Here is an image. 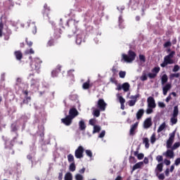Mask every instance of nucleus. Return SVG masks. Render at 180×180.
Returning a JSON list of instances; mask_svg holds the SVG:
<instances>
[{
	"label": "nucleus",
	"instance_id": "nucleus-47",
	"mask_svg": "<svg viewBox=\"0 0 180 180\" xmlns=\"http://www.w3.org/2000/svg\"><path fill=\"white\" fill-rule=\"evenodd\" d=\"M141 79L142 81H147L148 78H147V75L146 74V72H143V74L141 77Z\"/></svg>",
	"mask_w": 180,
	"mask_h": 180
},
{
	"label": "nucleus",
	"instance_id": "nucleus-8",
	"mask_svg": "<svg viewBox=\"0 0 180 180\" xmlns=\"http://www.w3.org/2000/svg\"><path fill=\"white\" fill-rule=\"evenodd\" d=\"M73 120V118L70 117L69 115H67L65 118L61 119V122L65 126H71Z\"/></svg>",
	"mask_w": 180,
	"mask_h": 180
},
{
	"label": "nucleus",
	"instance_id": "nucleus-41",
	"mask_svg": "<svg viewBox=\"0 0 180 180\" xmlns=\"http://www.w3.org/2000/svg\"><path fill=\"white\" fill-rule=\"evenodd\" d=\"M179 73H173L170 75V79H174V78H179Z\"/></svg>",
	"mask_w": 180,
	"mask_h": 180
},
{
	"label": "nucleus",
	"instance_id": "nucleus-37",
	"mask_svg": "<svg viewBox=\"0 0 180 180\" xmlns=\"http://www.w3.org/2000/svg\"><path fill=\"white\" fill-rule=\"evenodd\" d=\"M53 46H54V39H51L48 41L46 44V47H53Z\"/></svg>",
	"mask_w": 180,
	"mask_h": 180
},
{
	"label": "nucleus",
	"instance_id": "nucleus-27",
	"mask_svg": "<svg viewBox=\"0 0 180 180\" xmlns=\"http://www.w3.org/2000/svg\"><path fill=\"white\" fill-rule=\"evenodd\" d=\"M101 128L99 125H94V130H93V134H95V133H99L101 131Z\"/></svg>",
	"mask_w": 180,
	"mask_h": 180
},
{
	"label": "nucleus",
	"instance_id": "nucleus-42",
	"mask_svg": "<svg viewBox=\"0 0 180 180\" xmlns=\"http://www.w3.org/2000/svg\"><path fill=\"white\" fill-rule=\"evenodd\" d=\"M180 147V142H176L174 143L173 146L172 147V150H176V148H179Z\"/></svg>",
	"mask_w": 180,
	"mask_h": 180
},
{
	"label": "nucleus",
	"instance_id": "nucleus-19",
	"mask_svg": "<svg viewBox=\"0 0 180 180\" xmlns=\"http://www.w3.org/2000/svg\"><path fill=\"white\" fill-rule=\"evenodd\" d=\"M30 101H32V97L30 96H25V99L22 101V102L20 103L21 108H23V105L25 103L27 105Z\"/></svg>",
	"mask_w": 180,
	"mask_h": 180
},
{
	"label": "nucleus",
	"instance_id": "nucleus-5",
	"mask_svg": "<svg viewBox=\"0 0 180 180\" xmlns=\"http://www.w3.org/2000/svg\"><path fill=\"white\" fill-rule=\"evenodd\" d=\"M85 151V149L82 146H78V148L75 151V156L77 159L84 158V152Z\"/></svg>",
	"mask_w": 180,
	"mask_h": 180
},
{
	"label": "nucleus",
	"instance_id": "nucleus-52",
	"mask_svg": "<svg viewBox=\"0 0 180 180\" xmlns=\"http://www.w3.org/2000/svg\"><path fill=\"white\" fill-rule=\"evenodd\" d=\"M4 30V22H0V37H2V32Z\"/></svg>",
	"mask_w": 180,
	"mask_h": 180
},
{
	"label": "nucleus",
	"instance_id": "nucleus-33",
	"mask_svg": "<svg viewBox=\"0 0 180 180\" xmlns=\"http://www.w3.org/2000/svg\"><path fill=\"white\" fill-rule=\"evenodd\" d=\"M77 169V167L75 166V162H72L69 166V169L71 171V172H74L75 169Z\"/></svg>",
	"mask_w": 180,
	"mask_h": 180
},
{
	"label": "nucleus",
	"instance_id": "nucleus-44",
	"mask_svg": "<svg viewBox=\"0 0 180 180\" xmlns=\"http://www.w3.org/2000/svg\"><path fill=\"white\" fill-rule=\"evenodd\" d=\"M136 102H137V100H129L128 101V105L129 106H134Z\"/></svg>",
	"mask_w": 180,
	"mask_h": 180
},
{
	"label": "nucleus",
	"instance_id": "nucleus-30",
	"mask_svg": "<svg viewBox=\"0 0 180 180\" xmlns=\"http://www.w3.org/2000/svg\"><path fill=\"white\" fill-rule=\"evenodd\" d=\"M165 127H167V124H165V122H163L158 129V133H161V131H162V130H164Z\"/></svg>",
	"mask_w": 180,
	"mask_h": 180
},
{
	"label": "nucleus",
	"instance_id": "nucleus-31",
	"mask_svg": "<svg viewBox=\"0 0 180 180\" xmlns=\"http://www.w3.org/2000/svg\"><path fill=\"white\" fill-rule=\"evenodd\" d=\"M68 162H75V160L74 158V155L72 154L68 155Z\"/></svg>",
	"mask_w": 180,
	"mask_h": 180
},
{
	"label": "nucleus",
	"instance_id": "nucleus-36",
	"mask_svg": "<svg viewBox=\"0 0 180 180\" xmlns=\"http://www.w3.org/2000/svg\"><path fill=\"white\" fill-rule=\"evenodd\" d=\"M164 167V164L159 163L156 167V171H158L159 172H162V168Z\"/></svg>",
	"mask_w": 180,
	"mask_h": 180
},
{
	"label": "nucleus",
	"instance_id": "nucleus-26",
	"mask_svg": "<svg viewBox=\"0 0 180 180\" xmlns=\"http://www.w3.org/2000/svg\"><path fill=\"white\" fill-rule=\"evenodd\" d=\"M39 79H31V82H30V85L31 86H36V85H37L38 84H39Z\"/></svg>",
	"mask_w": 180,
	"mask_h": 180
},
{
	"label": "nucleus",
	"instance_id": "nucleus-49",
	"mask_svg": "<svg viewBox=\"0 0 180 180\" xmlns=\"http://www.w3.org/2000/svg\"><path fill=\"white\" fill-rule=\"evenodd\" d=\"M85 153L87 157H89V158H92V151L91 150H86Z\"/></svg>",
	"mask_w": 180,
	"mask_h": 180
},
{
	"label": "nucleus",
	"instance_id": "nucleus-1",
	"mask_svg": "<svg viewBox=\"0 0 180 180\" xmlns=\"http://www.w3.org/2000/svg\"><path fill=\"white\" fill-rule=\"evenodd\" d=\"M16 140H18V136L13 137L11 140L6 139L4 141V153L7 157L15 155L13 146Z\"/></svg>",
	"mask_w": 180,
	"mask_h": 180
},
{
	"label": "nucleus",
	"instance_id": "nucleus-32",
	"mask_svg": "<svg viewBox=\"0 0 180 180\" xmlns=\"http://www.w3.org/2000/svg\"><path fill=\"white\" fill-rule=\"evenodd\" d=\"M90 82L91 81H89V79L87 82H84L82 85L83 89H89Z\"/></svg>",
	"mask_w": 180,
	"mask_h": 180
},
{
	"label": "nucleus",
	"instance_id": "nucleus-60",
	"mask_svg": "<svg viewBox=\"0 0 180 180\" xmlns=\"http://www.w3.org/2000/svg\"><path fill=\"white\" fill-rule=\"evenodd\" d=\"M105 130H103L101 134L98 135L99 139H103V137H105Z\"/></svg>",
	"mask_w": 180,
	"mask_h": 180
},
{
	"label": "nucleus",
	"instance_id": "nucleus-21",
	"mask_svg": "<svg viewBox=\"0 0 180 180\" xmlns=\"http://www.w3.org/2000/svg\"><path fill=\"white\" fill-rule=\"evenodd\" d=\"M122 89L124 92H129L130 89V84H129L128 82L122 84Z\"/></svg>",
	"mask_w": 180,
	"mask_h": 180
},
{
	"label": "nucleus",
	"instance_id": "nucleus-6",
	"mask_svg": "<svg viewBox=\"0 0 180 180\" xmlns=\"http://www.w3.org/2000/svg\"><path fill=\"white\" fill-rule=\"evenodd\" d=\"M106 106H108V104L105 102L103 98L98 99L97 102L98 109H99L101 112H105L106 110Z\"/></svg>",
	"mask_w": 180,
	"mask_h": 180
},
{
	"label": "nucleus",
	"instance_id": "nucleus-64",
	"mask_svg": "<svg viewBox=\"0 0 180 180\" xmlns=\"http://www.w3.org/2000/svg\"><path fill=\"white\" fill-rule=\"evenodd\" d=\"M158 179L165 180V176L164 175V174H159Z\"/></svg>",
	"mask_w": 180,
	"mask_h": 180
},
{
	"label": "nucleus",
	"instance_id": "nucleus-53",
	"mask_svg": "<svg viewBox=\"0 0 180 180\" xmlns=\"http://www.w3.org/2000/svg\"><path fill=\"white\" fill-rule=\"evenodd\" d=\"M25 54H34L33 49H27L25 51Z\"/></svg>",
	"mask_w": 180,
	"mask_h": 180
},
{
	"label": "nucleus",
	"instance_id": "nucleus-43",
	"mask_svg": "<svg viewBox=\"0 0 180 180\" xmlns=\"http://www.w3.org/2000/svg\"><path fill=\"white\" fill-rule=\"evenodd\" d=\"M76 180H84V176L81 174H77L75 176Z\"/></svg>",
	"mask_w": 180,
	"mask_h": 180
},
{
	"label": "nucleus",
	"instance_id": "nucleus-57",
	"mask_svg": "<svg viewBox=\"0 0 180 180\" xmlns=\"http://www.w3.org/2000/svg\"><path fill=\"white\" fill-rule=\"evenodd\" d=\"M76 43L77 44H81V43H82V38H81L79 37H77V38H76Z\"/></svg>",
	"mask_w": 180,
	"mask_h": 180
},
{
	"label": "nucleus",
	"instance_id": "nucleus-10",
	"mask_svg": "<svg viewBox=\"0 0 180 180\" xmlns=\"http://www.w3.org/2000/svg\"><path fill=\"white\" fill-rule=\"evenodd\" d=\"M147 102H148V108H155V106H157L155 104V100H154L153 97H151V96L148 97Z\"/></svg>",
	"mask_w": 180,
	"mask_h": 180
},
{
	"label": "nucleus",
	"instance_id": "nucleus-38",
	"mask_svg": "<svg viewBox=\"0 0 180 180\" xmlns=\"http://www.w3.org/2000/svg\"><path fill=\"white\" fill-rule=\"evenodd\" d=\"M117 98L120 101V103L121 105H124V103H126V100L124 98H123V96H117Z\"/></svg>",
	"mask_w": 180,
	"mask_h": 180
},
{
	"label": "nucleus",
	"instance_id": "nucleus-51",
	"mask_svg": "<svg viewBox=\"0 0 180 180\" xmlns=\"http://www.w3.org/2000/svg\"><path fill=\"white\" fill-rule=\"evenodd\" d=\"M139 60L140 61H141L142 63H146V56L144 55H139Z\"/></svg>",
	"mask_w": 180,
	"mask_h": 180
},
{
	"label": "nucleus",
	"instance_id": "nucleus-22",
	"mask_svg": "<svg viewBox=\"0 0 180 180\" xmlns=\"http://www.w3.org/2000/svg\"><path fill=\"white\" fill-rule=\"evenodd\" d=\"M143 162H139L138 163H136L133 167H132V171H136V169H139V168H141L143 167Z\"/></svg>",
	"mask_w": 180,
	"mask_h": 180
},
{
	"label": "nucleus",
	"instance_id": "nucleus-50",
	"mask_svg": "<svg viewBox=\"0 0 180 180\" xmlns=\"http://www.w3.org/2000/svg\"><path fill=\"white\" fill-rule=\"evenodd\" d=\"M148 77L150 79H153L154 78H155V77H157V74H155V73H148Z\"/></svg>",
	"mask_w": 180,
	"mask_h": 180
},
{
	"label": "nucleus",
	"instance_id": "nucleus-15",
	"mask_svg": "<svg viewBox=\"0 0 180 180\" xmlns=\"http://www.w3.org/2000/svg\"><path fill=\"white\" fill-rule=\"evenodd\" d=\"M14 56L18 61H20L23 58V53H22L21 51H15L14 52Z\"/></svg>",
	"mask_w": 180,
	"mask_h": 180
},
{
	"label": "nucleus",
	"instance_id": "nucleus-56",
	"mask_svg": "<svg viewBox=\"0 0 180 180\" xmlns=\"http://www.w3.org/2000/svg\"><path fill=\"white\" fill-rule=\"evenodd\" d=\"M164 160V158H162V155H158L156 157V160L158 161V162H162Z\"/></svg>",
	"mask_w": 180,
	"mask_h": 180
},
{
	"label": "nucleus",
	"instance_id": "nucleus-11",
	"mask_svg": "<svg viewBox=\"0 0 180 180\" xmlns=\"http://www.w3.org/2000/svg\"><path fill=\"white\" fill-rule=\"evenodd\" d=\"M139 127V122H136L135 124L131 126V129L129 130V135L134 136L136 134V130Z\"/></svg>",
	"mask_w": 180,
	"mask_h": 180
},
{
	"label": "nucleus",
	"instance_id": "nucleus-48",
	"mask_svg": "<svg viewBox=\"0 0 180 180\" xmlns=\"http://www.w3.org/2000/svg\"><path fill=\"white\" fill-rule=\"evenodd\" d=\"M58 72H60L59 71L56 70V69L52 71L51 74H52V77L53 78H56V77L58 76Z\"/></svg>",
	"mask_w": 180,
	"mask_h": 180
},
{
	"label": "nucleus",
	"instance_id": "nucleus-25",
	"mask_svg": "<svg viewBox=\"0 0 180 180\" xmlns=\"http://www.w3.org/2000/svg\"><path fill=\"white\" fill-rule=\"evenodd\" d=\"M143 143L145 144L146 148H150V141L148 140V138H143Z\"/></svg>",
	"mask_w": 180,
	"mask_h": 180
},
{
	"label": "nucleus",
	"instance_id": "nucleus-55",
	"mask_svg": "<svg viewBox=\"0 0 180 180\" xmlns=\"http://www.w3.org/2000/svg\"><path fill=\"white\" fill-rule=\"evenodd\" d=\"M120 78H124L126 77V72L120 71L119 73Z\"/></svg>",
	"mask_w": 180,
	"mask_h": 180
},
{
	"label": "nucleus",
	"instance_id": "nucleus-7",
	"mask_svg": "<svg viewBox=\"0 0 180 180\" xmlns=\"http://www.w3.org/2000/svg\"><path fill=\"white\" fill-rule=\"evenodd\" d=\"M174 140H175V131L169 134V139L167 141V148H171L172 147Z\"/></svg>",
	"mask_w": 180,
	"mask_h": 180
},
{
	"label": "nucleus",
	"instance_id": "nucleus-12",
	"mask_svg": "<svg viewBox=\"0 0 180 180\" xmlns=\"http://www.w3.org/2000/svg\"><path fill=\"white\" fill-rule=\"evenodd\" d=\"M151 126H153V122H151V117H148L143 122V127L144 129H150Z\"/></svg>",
	"mask_w": 180,
	"mask_h": 180
},
{
	"label": "nucleus",
	"instance_id": "nucleus-18",
	"mask_svg": "<svg viewBox=\"0 0 180 180\" xmlns=\"http://www.w3.org/2000/svg\"><path fill=\"white\" fill-rule=\"evenodd\" d=\"M11 131L12 133H15L16 134V137L18 138V136H19V134H18V125H16V124H11Z\"/></svg>",
	"mask_w": 180,
	"mask_h": 180
},
{
	"label": "nucleus",
	"instance_id": "nucleus-34",
	"mask_svg": "<svg viewBox=\"0 0 180 180\" xmlns=\"http://www.w3.org/2000/svg\"><path fill=\"white\" fill-rule=\"evenodd\" d=\"M93 115L96 117H99V116H101V110H100V109L98 108V109L94 110V112H93Z\"/></svg>",
	"mask_w": 180,
	"mask_h": 180
},
{
	"label": "nucleus",
	"instance_id": "nucleus-58",
	"mask_svg": "<svg viewBox=\"0 0 180 180\" xmlns=\"http://www.w3.org/2000/svg\"><path fill=\"white\" fill-rule=\"evenodd\" d=\"M158 105L159 108H161L162 109H164V108H165V103H164L163 102H158Z\"/></svg>",
	"mask_w": 180,
	"mask_h": 180
},
{
	"label": "nucleus",
	"instance_id": "nucleus-45",
	"mask_svg": "<svg viewBox=\"0 0 180 180\" xmlns=\"http://www.w3.org/2000/svg\"><path fill=\"white\" fill-rule=\"evenodd\" d=\"M63 172H64V169H60V172L58 173V180H63Z\"/></svg>",
	"mask_w": 180,
	"mask_h": 180
},
{
	"label": "nucleus",
	"instance_id": "nucleus-54",
	"mask_svg": "<svg viewBox=\"0 0 180 180\" xmlns=\"http://www.w3.org/2000/svg\"><path fill=\"white\" fill-rule=\"evenodd\" d=\"M89 123L91 124V126L94 127L95 124L96 123V120L95 119H90Z\"/></svg>",
	"mask_w": 180,
	"mask_h": 180
},
{
	"label": "nucleus",
	"instance_id": "nucleus-29",
	"mask_svg": "<svg viewBox=\"0 0 180 180\" xmlns=\"http://www.w3.org/2000/svg\"><path fill=\"white\" fill-rule=\"evenodd\" d=\"M170 122L172 125L176 124V123H178V117H174V115H172L170 119Z\"/></svg>",
	"mask_w": 180,
	"mask_h": 180
},
{
	"label": "nucleus",
	"instance_id": "nucleus-61",
	"mask_svg": "<svg viewBox=\"0 0 180 180\" xmlns=\"http://www.w3.org/2000/svg\"><path fill=\"white\" fill-rule=\"evenodd\" d=\"M153 108H149L146 110V113L147 115H151V113H153Z\"/></svg>",
	"mask_w": 180,
	"mask_h": 180
},
{
	"label": "nucleus",
	"instance_id": "nucleus-46",
	"mask_svg": "<svg viewBox=\"0 0 180 180\" xmlns=\"http://www.w3.org/2000/svg\"><path fill=\"white\" fill-rule=\"evenodd\" d=\"M171 46H172V43H171V41H168L167 42H165L164 44H163V47L165 49H167L168 47H171Z\"/></svg>",
	"mask_w": 180,
	"mask_h": 180
},
{
	"label": "nucleus",
	"instance_id": "nucleus-63",
	"mask_svg": "<svg viewBox=\"0 0 180 180\" xmlns=\"http://www.w3.org/2000/svg\"><path fill=\"white\" fill-rule=\"evenodd\" d=\"M137 158L138 160H143L144 158V154L143 153H139L138 155H137Z\"/></svg>",
	"mask_w": 180,
	"mask_h": 180
},
{
	"label": "nucleus",
	"instance_id": "nucleus-24",
	"mask_svg": "<svg viewBox=\"0 0 180 180\" xmlns=\"http://www.w3.org/2000/svg\"><path fill=\"white\" fill-rule=\"evenodd\" d=\"M178 115H179V108H178V105H175L174 107L172 116L178 117Z\"/></svg>",
	"mask_w": 180,
	"mask_h": 180
},
{
	"label": "nucleus",
	"instance_id": "nucleus-4",
	"mask_svg": "<svg viewBox=\"0 0 180 180\" xmlns=\"http://www.w3.org/2000/svg\"><path fill=\"white\" fill-rule=\"evenodd\" d=\"M42 60L39 58H35L32 62L31 67L32 70H35L38 73L40 72V68H41Z\"/></svg>",
	"mask_w": 180,
	"mask_h": 180
},
{
	"label": "nucleus",
	"instance_id": "nucleus-62",
	"mask_svg": "<svg viewBox=\"0 0 180 180\" xmlns=\"http://www.w3.org/2000/svg\"><path fill=\"white\" fill-rule=\"evenodd\" d=\"M179 164H180V158H176L174 161V165H176V167H178Z\"/></svg>",
	"mask_w": 180,
	"mask_h": 180
},
{
	"label": "nucleus",
	"instance_id": "nucleus-28",
	"mask_svg": "<svg viewBox=\"0 0 180 180\" xmlns=\"http://www.w3.org/2000/svg\"><path fill=\"white\" fill-rule=\"evenodd\" d=\"M44 15L49 16V12H50V7H49L47 4H44Z\"/></svg>",
	"mask_w": 180,
	"mask_h": 180
},
{
	"label": "nucleus",
	"instance_id": "nucleus-9",
	"mask_svg": "<svg viewBox=\"0 0 180 180\" xmlns=\"http://www.w3.org/2000/svg\"><path fill=\"white\" fill-rule=\"evenodd\" d=\"M79 112L78 110H77V108H72L70 109L69 110V115L72 119H75V117H77V116H78Z\"/></svg>",
	"mask_w": 180,
	"mask_h": 180
},
{
	"label": "nucleus",
	"instance_id": "nucleus-2",
	"mask_svg": "<svg viewBox=\"0 0 180 180\" xmlns=\"http://www.w3.org/2000/svg\"><path fill=\"white\" fill-rule=\"evenodd\" d=\"M136 52L132 50H129L128 51V54L122 53L121 61H124V63H133L136 60Z\"/></svg>",
	"mask_w": 180,
	"mask_h": 180
},
{
	"label": "nucleus",
	"instance_id": "nucleus-35",
	"mask_svg": "<svg viewBox=\"0 0 180 180\" xmlns=\"http://www.w3.org/2000/svg\"><path fill=\"white\" fill-rule=\"evenodd\" d=\"M65 180H72V174L68 172L65 175Z\"/></svg>",
	"mask_w": 180,
	"mask_h": 180
},
{
	"label": "nucleus",
	"instance_id": "nucleus-13",
	"mask_svg": "<svg viewBox=\"0 0 180 180\" xmlns=\"http://www.w3.org/2000/svg\"><path fill=\"white\" fill-rule=\"evenodd\" d=\"M171 88H172V86L169 83L166 84L162 87V92H163V95L165 96H167V94H168V91H169V89H171Z\"/></svg>",
	"mask_w": 180,
	"mask_h": 180
},
{
	"label": "nucleus",
	"instance_id": "nucleus-40",
	"mask_svg": "<svg viewBox=\"0 0 180 180\" xmlns=\"http://www.w3.org/2000/svg\"><path fill=\"white\" fill-rule=\"evenodd\" d=\"M161 70V68H160V67H155L153 70H152V72H153V74H158L160 72V70Z\"/></svg>",
	"mask_w": 180,
	"mask_h": 180
},
{
	"label": "nucleus",
	"instance_id": "nucleus-39",
	"mask_svg": "<svg viewBox=\"0 0 180 180\" xmlns=\"http://www.w3.org/2000/svg\"><path fill=\"white\" fill-rule=\"evenodd\" d=\"M156 141H157V139L155 138V133H153L150 136L151 144H154V143H155Z\"/></svg>",
	"mask_w": 180,
	"mask_h": 180
},
{
	"label": "nucleus",
	"instance_id": "nucleus-23",
	"mask_svg": "<svg viewBox=\"0 0 180 180\" xmlns=\"http://www.w3.org/2000/svg\"><path fill=\"white\" fill-rule=\"evenodd\" d=\"M53 37L54 39H60V37H61V32H60V30H55L53 33Z\"/></svg>",
	"mask_w": 180,
	"mask_h": 180
},
{
	"label": "nucleus",
	"instance_id": "nucleus-3",
	"mask_svg": "<svg viewBox=\"0 0 180 180\" xmlns=\"http://www.w3.org/2000/svg\"><path fill=\"white\" fill-rule=\"evenodd\" d=\"M174 56H175V51H172L167 56H165L164 61L160 64V67H162V68H165V66L168 64H174V60H172Z\"/></svg>",
	"mask_w": 180,
	"mask_h": 180
},
{
	"label": "nucleus",
	"instance_id": "nucleus-20",
	"mask_svg": "<svg viewBox=\"0 0 180 180\" xmlns=\"http://www.w3.org/2000/svg\"><path fill=\"white\" fill-rule=\"evenodd\" d=\"M168 82V76L167 74H165L162 76L161 77V84L162 85H165Z\"/></svg>",
	"mask_w": 180,
	"mask_h": 180
},
{
	"label": "nucleus",
	"instance_id": "nucleus-17",
	"mask_svg": "<svg viewBox=\"0 0 180 180\" xmlns=\"http://www.w3.org/2000/svg\"><path fill=\"white\" fill-rule=\"evenodd\" d=\"M163 155L169 158H172L174 157V150H167L165 153H163Z\"/></svg>",
	"mask_w": 180,
	"mask_h": 180
},
{
	"label": "nucleus",
	"instance_id": "nucleus-16",
	"mask_svg": "<svg viewBox=\"0 0 180 180\" xmlns=\"http://www.w3.org/2000/svg\"><path fill=\"white\" fill-rule=\"evenodd\" d=\"M143 116H144V109H139L136 112L137 120H140Z\"/></svg>",
	"mask_w": 180,
	"mask_h": 180
},
{
	"label": "nucleus",
	"instance_id": "nucleus-59",
	"mask_svg": "<svg viewBox=\"0 0 180 180\" xmlns=\"http://www.w3.org/2000/svg\"><path fill=\"white\" fill-rule=\"evenodd\" d=\"M179 71V65H175L173 68V72H176Z\"/></svg>",
	"mask_w": 180,
	"mask_h": 180
},
{
	"label": "nucleus",
	"instance_id": "nucleus-14",
	"mask_svg": "<svg viewBox=\"0 0 180 180\" xmlns=\"http://www.w3.org/2000/svg\"><path fill=\"white\" fill-rule=\"evenodd\" d=\"M86 129V124H85V121L84 120H82L79 122V130L81 131H85Z\"/></svg>",
	"mask_w": 180,
	"mask_h": 180
}]
</instances>
